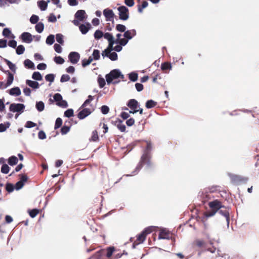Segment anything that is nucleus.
<instances>
[{"mask_svg": "<svg viewBox=\"0 0 259 259\" xmlns=\"http://www.w3.org/2000/svg\"><path fill=\"white\" fill-rule=\"evenodd\" d=\"M35 28L36 31L38 33H41L42 32L44 29V25L41 22H39L36 24L35 26Z\"/></svg>", "mask_w": 259, "mask_h": 259, "instance_id": "30", "label": "nucleus"}, {"mask_svg": "<svg viewBox=\"0 0 259 259\" xmlns=\"http://www.w3.org/2000/svg\"><path fill=\"white\" fill-rule=\"evenodd\" d=\"M146 142L147 145H146V150H145V152H147L148 153H149L150 151L152 149V143L150 141H146Z\"/></svg>", "mask_w": 259, "mask_h": 259, "instance_id": "59", "label": "nucleus"}, {"mask_svg": "<svg viewBox=\"0 0 259 259\" xmlns=\"http://www.w3.org/2000/svg\"><path fill=\"white\" fill-rule=\"evenodd\" d=\"M70 79V76L68 74H63L61 77L60 81L64 82L69 80Z\"/></svg>", "mask_w": 259, "mask_h": 259, "instance_id": "62", "label": "nucleus"}, {"mask_svg": "<svg viewBox=\"0 0 259 259\" xmlns=\"http://www.w3.org/2000/svg\"><path fill=\"white\" fill-rule=\"evenodd\" d=\"M79 30L82 34H84L89 31V28L84 24H81L79 26Z\"/></svg>", "mask_w": 259, "mask_h": 259, "instance_id": "48", "label": "nucleus"}, {"mask_svg": "<svg viewBox=\"0 0 259 259\" xmlns=\"http://www.w3.org/2000/svg\"><path fill=\"white\" fill-rule=\"evenodd\" d=\"M171 68L172 67L170 63L168 62H164L161 65V69L163 71H165L167 70H171Z\"/></svg>", "mask_w": 259, "mask_h": 259, "instance_id": "25", "label": "nucleus"}, {"mask_svg": "<svg viewBox=\"0 0 259 259\" xmlns=\"http://www.w3.org/2000/svg\"><path fill=\"white\" fill-rule=\"evenodd\" d=\"M209 206L211 208L212 210L217 212L220 208L223 207L222 202L218 200H215L211 201L208 203Z\"/></svg>", "mask_w": 259, "mask_h": 259, "instance_id": "10", "label": "nucleus"}, {"mask_svg": "<svg viewBox=\"0 0 259 259\" xmlns=\"http://www.w3.org/2000/svg\"><path fill=\"white\" fill-rule=\"evenodd\" d=\"M26 83L28 86L34 89H38L39 87V83L35 81H32L31 80L27 79L26 81Z\"/></svg>", "mask_w": 259, "mask_h": 259, "instance_id": "24", "label": "nucleus"}, {"mask_svg": "<svg viewBox=\"0 0 259 259\" xmlns=\"http://www.w3.org/2000/svg\"><path fill=\"white\" fill-rule=\"evenodd\" d=\"M99 138L98 134V132L97 130H95L93 131L92 134V136L90 139V141L91 142H97L99 141Z\"/></svg>", "mask_w": 259, "mask_h": 259, "instance_id": "26", "label": "nucleus"}, {"mask_svg": "<svg viewBox=\"0 0 259 259\" xmlns=\"http://www.w3.org/2000/svg\"><path fill=\"white\" fill-rule=\"evenodd\" d=\"M93 56L94 60H99L100 57V51L98 50H94L93 53Z\"/></svg>", "mask_w": 259, "mask_h": 259, "instance_id": "56", "label": "nucleus"}, {"mask_svg": "<svg viewBox=\"0 0 259 259\" xmlns=\"http://www.w3.org/2000/svg\"><path fill=\"white\" fill-rule=\"evenodd\" d=\"M216 212H215L214 210L211 209L210 210L205 211L204 213V215L205 218H206L207 219L209 217L213 216L215 214Z\"/></svg>", "mask_w": 259, "mask_h": 259, "instance_id": "43", "label": "nucleus"}, {"mask_svg": "<svg viewBox=\"0 0 259 259\" xmlns=\"http://www.w3.org/2000/svg\"><path fill=\"white\" fill-rule=\"evenodd\" d=\"M101 112L103 114H107L109 111V108L106 105H103L101 107Z\"/></svg>", "mask_w": 259, "mask_h": 259, "instance_id": "63", "label": "nucleus"}, {"mask_svg": "<svg viewBox=\"0 0 259 259\" xmlns=\"http://www.w3.org/2000/svg\"><path fill=\"white\" fill-rule=\"evenodd\" d=\"M127 106L131 109H138L139 107V103L135 99H131L128 101Z\"/></svg>", "mask_w": 259, "mask_h": 259, "instance_id": "19", "label": "nucleus"}, {"mask_svg": "<svg viewBox=\"0 0 259 259\" xmlns=\"http://www.w3.org/2000/svg\"><path fill=\"white\" fill-rule=\"evenodd\" d=\"M20 176L21 180L15 184V189L17 190H20L23 187L24 182H26L28 179V177L25 175H20Z\"/></svg>", "mask_w": 259, "mask_h": 259, "instance_id": "14", "label": "nucleus"}, {"mask_svg": "<svg viewBox=\"0 0 259 259\" xmlns=\"http://www.w3.org/2000/svg\"><path fill=\"white\" fill-rule=\"evenodd\" d=\"M120 78L123 80L124 76L121 74V72L118 69H113L110 71L109 74L106 75V79L107 82L108 84L112 82L114 79Z\"/></svg>", "mask_w": 259, "mask_h": 259, "instance_id": "3", "label": "nucleus"}, {"mask_svg": "<svg viewBox=\"0 0 259 259\" xmlns=\"http://www.w3.org/2000/svg\"><path fill=\"white\" fill-rule=\"evenodd\" d=\"M6 190L9 192H12L13 191L14 189V187L13 184L10 183H8L6 184Z\"/></svg>", "mask_w": 259, "mask_h": 259, "instance_id": "61", "label": "nucleus"}, {"mask_svg": "<svg viewBox=\"0 0 259 259\" xmlns=\"http://www.w3.org/2000/svg\"><path fill=\"white\" fill-rule=\"evenodd\" d=\"M10 126V123L9 122H7L5 123H1L0 124V132H5L8 128Z\"/></svg>", "mask_w": 259, "mask_h": 259, "instance_id": "33", "label": "nucleus"}, {"mask_svg": "<svg viewBox=\"0 0 259 259\" xmlns=\"http://www.w3.org/2000/svg\"><path fill=\"white\" fill-rule=\"evenodd\" d=\"M121 34L120 33H118L116 34L117 38L114 41L116 44H119L121 46H125L127 44V40L124 39L123 38H120L121 36Z\"/></svg>", "mask_w": 259, "mask_h": 259, "instance_id": "22", "label": "nucleus"}, {"mask_svg": "<svg viewBox=\"0 0 259 259\" xmlns=\"http://www.w3.org/2000/svg\"><path fill=\"white\" fill-rule=\"evenodd\" d=\"M150 156L149 153L147 152H144V153L142 155L139 164L137 166V168H141L142 165L144 164H147L148 166H150L152 163L150 161Z\"/></svg>", "mask_w": 259, "mask_h": 259, "instance_id": "5", "label": "nucleus"}, {"mask_svg": "<svg viewBox=\"0 0 259 259\" xmlns=\"http://www.w3.org/2000/svg\"><path fill=\"white\" fill-rule=\"evenodd\" d=\"M39 20V17L35 15H33L30 19V21L32 24H36Z\"/></svg>", "mask_w": 259, "mask_h": 259, "instance_id": "53", "label": "nucleus"}, {"mask_svg": "<svg viewBox=\"0 0 259 259\" xmlns=\"http://www.w3.org/2000/svg\"><path fill=\"white\" fill-rule=\"evenodd\" d=\"M152 232V228L148 227L145 228L140 234L137 236V239L133 243V247L135 248L138 245L142 243L145 241L147 235Z\"/></svg>", "mask_w": 259, "mask_h": 259, "instance_id": "1", "label": "nucleus"}, {"mask_svg": "<svg viewBox=\"0 0 259 259\" xmlns=\"http://www.w3.org/2000/svg\"><path fill=\"white\" fill-rule=\"evenodd\" d=\"M4 61L6 62V63L8 65L9 68L14 73L16 72V67L15 64L12 63L10 61L4 59Z\"/></svg>", "mask_w": 259, "mask_h": 259, "instance_id": "28", "label": "nucleus"}, {"mask_svg": "<svg viewBox=\"0 0 259 259\" xmlns=\"http://www.w3.org/2000/svg\"><path fill=\"white\" fill-rule=\"evenodd\" d=\"M38 6L41 11H45L47 9L48 4L44 1L38 2Z\"/></svg>", "mask_w": 259, "mask_h": 259, "instance_id": "31", "label": "nucleus"}, {"mask_svg": "<svg viewBox=\"0 0 259 259\" xmlns=\"http://www.w3.org/2000/svg\"><path fill=\"white\" fill-rule=\"evenodd\" d=\"M39 210L37 209H33L29 210V214L31 218H33L36 216Z\"/></svg>", "mask_w": 259, "mask_h": 259, "instance_id": "50", "label": "nucleus"}, {"mask_svg": "<svg viewBox=\"0 0 259 259\" xmlns=\"http://www.w3.org/2000/svg\"><path fill=\"white\" fill-rule=\"evenodd\" d=\"M54 61L58 64H62L64 62V60L60 56H56L54 59Z\"/></svg>", "mask_w": 259, "mask_h": 259, "instance_id": "52", "label": "nucleus"}, {"mask_svg": "<svg viewBox=\"0 0 259 259\" xmlns=\"http://www.w3.org/2000/svg\"><path fill=\"white\" fill-rule=\"evenodd\" d=\"M18 161V158L15 156H12L10 157L8 159V163L10 165H16Z\"/></svg>", "mask_w": 259, "mask_h": 259, "instance_id": "27", "label": "nucleus"}, {"mask_svg": "<svg viewBox=\"0 0 259 259\" xmlns=\"http://www.w3.org/2000/svg\"><path fill=\"white\" fill-rule=\"evenodd\" d=\"M99 85L101 88H103L105 85V80L103 78L99 77L98 79Z\"/></svg>", "mask_w": 259, "mask_h": 259, "instance_id": "64", "label": "nucleus"}, {"mask_svg": "<svg viewBox=\"0 0 259 259\" xmlns=\"http://www.w3.org/2000/svg\"><path fill=\"white\" fill-rule=\"evenodd\" d=\"M193 245L199 248L205 249L206 247L205 242L200 239H196L193 242Z\"/></svg>", "mask_w": 259, "mask_h": 259, "instance_id": "21", "label": "nucleus"}, {"mask_svg": "<svg viewBox=\"0 0 259 259\" xmlns=\"http://www.w3.org/2000/svg\"><path fill=\"white\" fill-rule=\"evenodd\" d=\"M108 57L112 61H115L117 60L118 56L116 53L112 52L110 53Z\"/></svg>", "mask_w": 259, "mask_h": 259, "instance_id": "47", "label": "nucleus"}, {"mask_svg": "<svg viewBox=\"0 0 259 259\" xmlns=\"http://www.w3.org/2000/svg\"><path fill=\"white\" fill-rule=\"evenodd\" d=\"M9 93L11 96H18L21 94V91L19 87H15L10 89Z\"/></svg>", "mask_w": 259, "mask_h": 259, "instance_id": "23", "label": "nucleus"}, {"mask_svg": "<svg viewBox=\"0 0 259 259\" xmlns=\"http://www.w3.org/2000/svg\"><path fill=\"white\" fill-rule=\"evenodd\" d=\"M171 237V233L166 229H162L160 230L158 235L159 239H169Z\"/></svg>", "mask_w": 259, "mask_h": 259, "instance_id": "8", "label": "nucleus"}, {"mask_svg": "<svg viewBox=\"0 0 259 259\" xmlns=\"http://www.w3.org/2000/svg\"><path fill=\"white\" fill-rule=\"evenodd\" d=\"M93 59L92 57H90L88 59H83L82 61V66L83 67L89 65L93 61Z\"/></svg>", "mask_w": 259, "mask_h": 259, "instance_id": "42", "label": "nucleus"}, {"mask_svg": "<svg viewBox=\"0 0 259 259\" xmlns=\"http://www.w3.org/2000/svg\"><path fill=\"white\" fill-rule=\"evenodd\" d=\"M114 250V247H108L106 250L101 249L97 252L91 259H104V257H110Z\"/></svg>", "mask_w": 259, "mask_h": 259, "instance_id": "2", "label": "nucleus"}, {"mask_svg": "<svg viewBox=\"0 0 259 259\" xmlns=\"http://www.w3.org/2000/svg\"><path fill=\"white\" fill-rule=\"evenodd\" d=\"M45 78L47 81L52 82L54 80L55 76L53 74H49L46 75Z\"/></svg>", "mask_w": 259, "mask_h": 259, "instance_id": "57", "label": "nucleus"}, {"mask_svg": "<svg viewBox=\"0 0 259 259\" xmlns=\"http://www.w3.org/2000/svg\"><path fill=\"white\" fill-rule=\"evenodd\" d=\"M36 108L39 112L43 111L45 108L44 103L42 101L37 102L36 104Z\"/></svg>", "mask_w": 259, "mask_h": 259, "instance_id": "37", "label": "nucleus"}, {"mask_svg": "<svg viewBox=\"0 0 259 259\" xmlns=\"http://www.w3.org/2000/svg\"><path fill=\"white\" fill-rule=\"evenodd\" d=\"M8 76L7 78V81L6 83L3 81H0V85L1 86V89H6L8 87L10 86L13 82L14 80V75L8 71Z\"/></svg>", "mask_w": 259, "mask_h": 259, "instance_id": "9", "label": "nucleus"}, {"mask_svg": "<svg viewBox=\"0 0 259 259\" xmlns=\"http://www.w3.org/2000/svg\"><path fill=\"white\" fill-rule=\"evenodd\" d=\"M115 125L117 128L121 132H125L126 131V126L123 123L122 121L119 119H118L115 121Z\"/></svg>", "mask_w": 259, "mask_h": 259, "instance_id": "20", "label": "nucleus"}, {"mask_svg": "<svg viewBox=\"0 0 259 259\" xmlns=\"http://www.w3.org/2000/svg\"><path fill=\"white\" fill-rule=\"evenodd\" d=\"M218 211H219V213L225 217L227 224L228 225L229 223L230 216L229 212L227 208L224 206H223V207L220 208Z\"/></svg>", "mask_w": 259, "mask_h": 259, "instance_id": "15", "label": "nucleus"}, {"mask_svg": "<svg viewBox=\"0 0 259 259\" xmlns=\"http://www.w3.org/2000/svg\"><path fill=\"white\" fill-rule=\"evenodd\" d=\"M56 40L59 44L63 45L64 43L63 35L60 33L56 34Z\"/></svg>", "mask_w": 259, "mask_h": 259, "instance_id": "54", "label": "nucleus"}, {"mask_svg": "<svg viewBox=\"0 0 259 259\" xmlns=\"http://www.w3.org/2000/svg\"><path fill=\"white\" fill-rule=\"evenodd\" d=\"M32 78L36 80H41L42 79L41 74L39 72H33Z\"/></svg>", "mask_w": 259, "mask_h": 259, "instance_id": "34", "label": "nucleus"}, {"mask_svg": "<svg viewBox=\"0 0 259 259\" xmlns=\"http://www.w3.org/2000/svg\"><path fill=\"white\" fill-rule=\"evenodd\" d=\"M116 29L119 32L124 33L126 31V27L123 24H118L116 26Z\"/></svg>", "mask_w": 259, "mask_h": 259, "instance_id": "36", "label": "nucleus"}, {"mask_svg": "<svg viewBox=\"0 0 259 259\" xmlns=\"http://www.w3.org/2000/svg\"><path fill=\"white\" fill-rule=\"evenodd\" d=\"M137 34L136 30L134 29L128 30L125 31L123 34L124 39L127 40V43L128 40L133 38Z\"/></svg>", "mask_w": 259, "mask_h": 259, "instance_id": "13", "label": "nucleus"}, {"mask_svg": "<svg viewBox=\"0 0 259 259\" xmlns=\"http://www.w3.org/2000/svg\"><path fill=\"white\" fill-rule=\"evenodd\" d=\"M156 105V102H154L152 100H148L146 103V107L147 108H151L155 107Z\"/></svg>", "mask_w": 259, "mask_h": 259, "instance_id": "35", "label": "nucleus"}, {"mask_svg": "<svg viewBox=\"0 0 259 259\" xmlns=\"http://www.w3.org/2000/svg\"><path fill=\"white\" fill-rule=\"evenodd\" d=\"M62 124V120L61 118H57L56 120L54 128L57 130L61 127Z\"/></svg>", "mask_w": 259, "mask_h": 259, "instance_id": "45", "label": "nucleus"}, {"mask_svg": "<svg viewBox=\"0 0 259 259\" xmlns=\"http://www.w3.org/2000/svg\"><path fill=\"white\" fill-rule=\"evenodd\" d=\"M25 51V47L23 45H19L16 49V53L18 55H21L24 53Z\"/></svg>", "mask_w": 259, "mask_h": 259, "instance_id": "44", "label": "nucleus"}, {"mask_svg": "<svg viewBox=\"0 0 259 259\" xmlns=\"http://www.w3.org/2000/svg\"><path fill=\"white\" fill-rule=\"evenodd\" d=\"M148 3L146 1H144L142 5H139L138 6V11L140 13H142L143 12V9L146 8L148 6Z\"/></svg>", "mask_w": 259, "mask_h": 259, "instance_id": "49", "label": "nucleus"}, {"mask_svg": "<svg viewBox=\"0 0 259 259\" xmlns=\"http://www.w3.org/2000/svg\"><path fill=\"white\" fill-rule=\"evenodd\" d=\"M129 79L132 81H136L138 79V73L136 72H132L128 74Z\"/></svg>", "mask_w": 259, "mask_h": 259, "instance_id": "38", "label": "nucleus"}, {"mask_svg": "<svg viewBox=\"0 0 259 259\" xmlns=\"http://www.w3.org/2000/svg\"><path fill=\"white\" fill-rule=\"evenodd\" d=\"M104 37L107 39L108 42L114 41V37L111 33L107 32L103 34Z\"/></svg>", "mask_w": 259, "mask_h": 259, "instance_id": "41", "label": "nucleus"}, {"mask_svg": "<svg viewBox=\"0 0 259 259\" xmlns=\"http://www.w3.org/2000/svg\"><path fill=\"white\" fill-rule=\"evenodd\" d=\"M103 14L106 18V20L111 21L113 23L114 20L113 18L115 16L114 13H113L112 10L109 9H106L103 11Z\"/></svg>", "mask_w": 259, "mask_h": 259, "instance_id": "11", "label": "nucleus"}, {"mask_svg": "<svg viewBox=\"0 0 259 259\" xmlns=\"http://www.w3.org/2000/svg\"><path fill=\"white\" fill-rule=\"evenodd\" d=\"M119 12V18L123 21H126L129 18V10L125 6H122L117 8Z\"/></svg>", "mask_w": 259, "mask_h": 259, "instance_id": "4", "label": "nucleus"}, {"mask_svg": "<svg viewBox=\"0 0 259 259\" xmlns=\"http://www.w3.org/2000/svg\"><path fill=\"white\" fill-rule=\"evenodd\" d=\"M54 99L57 103H58L62 100V97L61 94L56 93L54 96Z\"/></svg>", "mask_w": 259, "mask_h": 259, "instance_id": "60", "label": "nucleus"}, {"mask_svg": "<svg viewBox=\"0 0 259 259\" xmlns=\"http://www.w3.org/2000/svg\"><path fill=\"white\" fill-rule=\"evenodd\" d=\"M70 129V126L69 125H64L61 128V133L62 135H65L66 134Z\"/></svg>", "mask_w": 259, "mask_h": 259, "instance_id": "46", "label": "nucleus"}, {"mask_svg": "<svg viewBox=\"0 0 259 259\" xmlns=\"http://www.w3.org/2000/svg\"><path fill=\"white\" fill-rule=\"evenodd\" d=\"M103 36V33L102 31L97 30L94 33V37L96 39H99Z\"/></svg>", "mask_w": 259, "mask_h": 259, "instance_id": "51", "label": "nucleus"}, {"mask_svg": "<svg viewBox=\"0 0 259 259\" xmlns=\"http://www.w3.org/2000/svg\"><path fill=\"white\" fill-rule=\"evenodd\" d=\"M20 38L23 41L27 43H30L33 40L31 34L29 32H23L21 35Z\"/></svg>", "mask_w": 259, "mask_h": 259, "instance_id": "17", "label": "nucleus"}, {"mask_svg": "<svg viewBox=\"0 0 259 259\" xmlns=\"http://www.w3.org/2000/svg\"><path fill=\"white\" fill-rule=\"evenodd\" d=\"M24 65L28 68L34 69V63L30 60L26 59L24 61Z\"/></svg>", "mask_w": 259, "mask_h": 259, "instance_id": "32", "label": "nucleus"}, {"mask_svg": "<svg viewBox=\"0 0 259 259\" xmlns=\"http://www.w3.org/2000/svg\"><path fill=\"white\" fill-rule=\"evenodd\" d=\"M83 109L81 110L77 114V117L79 119H83L91 114L94 110V108L92 105H90V108H82Z\"/></svg>", "mask_w": 259, "mask_h": 259, "instance_id": "6", "label": "nucleus"}, {"mask_svg": "<svg viewBox=\"0 0 259 259\" xmlns=\"http://www.w3.org/2000/svg\"><path fill=\"white\" fill-rule=\"evenodd\" d=\"M64 116L67 117H70L73 116V110L72 109H67L64 112Z\"/></svg>", "mask_w": 259, "mask_h": 259, "instance_id": "55", "label": "nucleus"}, {"mask_svg": "<svg viewBox=\"0 0 259 259\" xmlns=\"http://www.w3.org/2000/svg\"><path fill=\"white\" fill-rule=\"evenodd\" d=\"M56 104L62 108H66L68 106L67 102L65 100H63V99L59 102L56 103Z\"/></svg>", "mask_w": 259, "mask_h": 259, "instance_id": "58", "label": "nucleus"}, {"mask_svg": "<svg viewBox=\"0 0 259 259\" xmlns=\"http://www.w3.org/2000/svg\"><path fill=\"white\" fill-rule=\"evenodd\" d=\"M24 108L25 106L24 104L19 103H13L10 105L9 110L10 111L13 112H23Z\"/></svg>", "mask_w": 259, "mask_h": 259, "instance_id": "7", "label": "nucleus"}, {"mask_svg": "<svg viewBox=\"0 0 259 259\" xmlns=\"http://www.w3.org/2000/svg\"><path fill=\"white\" fill-rule=\"evenodd\" d=\"M85 11L82 10H78L75 14V17L78 21H83L85 18Z\"/></svg>", "mask_w": 259, "mask_h": 259, "instance_id": "18", "label": "nucleus"}, {"mask_svg": "<svg viewBox=\"0 0 259 259\" xmlns=\"http://www.w3.org/2000/svg\"><path fill=\"white\" fill-rule=\"evenodd\" d=\"M68 58L71 63L76 64L79 60L80 55L77 52H72L69 54Z\"/></svg>", "mask_w": 259, "mask_h": 259, "instance_id": "12", "label": "nucleus"}, {"mask_svg": "<svg viewBox=\"0 0 259 259\" xmlns=\"http://www.w3.org/2000/svg\"><path fill=\"white\" fill-rule=\"evenodd\" d=\"M55 41L54 35L53 34L49 35L46 39V43L48 45H51Z\"/></svg>", "mask_w": 259, "mask_h": 259, "instance_id": "39", "label": "nucleus"}, {"mask_svg": "<svg viewBox=\"0 0 259 259\" xmlns=\"http://www.w3.org/2000/svg\"><path fill=\"white\" fill-rule=\"evenodd\" d=\"M10 170V167L7 164H4L1 167V172L5 174L9 173Z\"/></svg>", "mask_w": 259, "mask_h": 259, "instance_id": "40", "label": "nucleus"}, {"mask_svg": "<svg viewBox=\"0 0 259 259\" xmlns=\"http://www.w3.org/2000/svg\"><path fill=\"white\" fill-rule=\"evenodd\" d=\"M232 180L236 183L239 184L245 183L248 181V178L241 177L238 175H234L232 177Z\"/></svg>", "mask_w": 259, "mask_h": 259, "instance_id": "16", "label": "nucleus"}, {"mask_svg": "<svg viewBox=\"0 0 259 259\" xmlns=\"http://www.w3.org/2000/svg\"><path fill=\"white\" fill-rule=\"evenodd\" d=\"M93 99L94 97L91 95H89L88 96V99L85 101V102L81 106L80 109H81V108L86 107L88 105L90 104V103L93 100Z\"/></svg>", "mask_w": 259, "mask_h": 259, "instance_id": "29", "label": "nucleus"}]
</instances>
